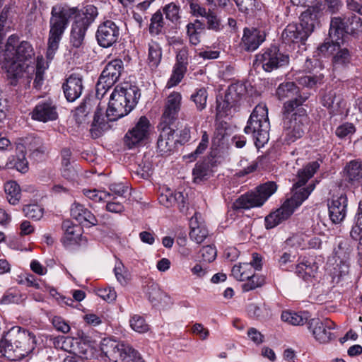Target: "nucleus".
I'll list each match as a JSON object with an SVG mask.
<instances>
[{
    "mask_svg": "<svg viewBox=\"0 0 362 362\" xmlns=\"http://www.w3.org/2000/svg\"><path fill=\"white\" fill-rule=\"evenodd\" d=\"M200 214H195L190 219V239L197 244L202 243L208 235V230L202 223L198 222Z\"/></svg>",
    "mask_w": 362,
    "mask_h": 362,
    "instance_id": "obj_28",
    "label": "nucleus"
},
{
    "mask_svg": "<svg viewBox=\"0 0 362 362\" xmlns=\"http://www.w3.org/2000/svg\"><path fill=\"white\" fill-rule=\"evenodd\" d=\"M122 62L114 59L110 62L103 71L96 84V96L103 97L107 90L118 80L122 69Z\"/></svg>",
    "mask_w": 362,
    "mask_h": 362,
    "instance_id": "obj_13",
    "label": "nucleus"
},
{
    "mask_svg": "<svg viewBox=\"0 0 362 362\" xmlns=\"http://www.w3.org/2000/svg\"><path fill=\"white\" fill-rule=\"evenodd\" d=\"M362 30V21L356 15L349 18L334 17L331 20L329 36L334 40L344 39V34H355Z\"/></svg>",
    "mask_w": 362,
    "mask_h": 362,
    "instance_id": "obj_9",
    "label": "nucleus"
},
{
    "mask_svg": "<svg viewBox=\"0 0 362 362\" xmlns=\"http://www.w3.org/2000/svg\"><path fill=\"white\" fill-rule=\"evenodd\" d=\"M162 59V49L160 45L151 41L148 44V57L147 62L151 69H156L160 63Z\"/></svg>",
    "mask_w": 362,
    "mask_h": 362,
    "instance_id": "obj_32",
    "label": "nucleus"
},
{
    "mask_svg": "<svg viewBox=\"0 0 362 362\" xmlns=\"http://www.w3.org/2000/svg\"><path fill=\"white\" fill-rule=\"evenodd\" d=\"M18 348L15 346L14 342L11 339V337H8V332L4 336V337L0 341V358L2 357L7 358L11 361H19L21 360V357H10L11 354L17 356Z\"/></svg>",
    "mask_w": 362,
    "mask_h": 362,
    "instance_id": "obj_31",
    "label": "nucleus"
},
{
    "mask_svg": "<svg viewBox=\"0 0 362 362\" xmlns=\"http://www.w3.org/2000/svg\"><path fill=\"white\" fill-rule=\"evenodd\" d=\"M23 211L25 216L33 220H40L44 214V209L38 204H28L24 206Z\"/></svg>",
    "mask_w": 362,
    "mask_h": 362,
    "instance_id": "obj_48",
    "label": "nucleus"
},
{
    "mask_svg": "<svg viewBox=\"0 0 362 362\" xmlns=\"http://www.w3.org/2000/svg\"><path fill=\"white\" fill-rule=\"evenodd\" d=\"M114 272L117 281L122 286H126L130 281V274L121 262L116 264Z\"/></svg>",
    "mask_w": 362,
    "mask_h": 362,
    "instance_id": "obj_49",
    "label": "nucleus"
},
{
    "mask_svg": "<svg viewBox=\"0 0 362 362\" xmlns=\"http://www.w3.org/2000/svg\"><path fill=\"white\" fill-rule=\"evenodd\" d=\"M322 81L321 76H311V75H305L298 78V83L308 88H313L317 83H320Z\"/></svg>",
    "mask_w": 362,
    "mask_h": 362,
    "instance_id": "obj_54",
    "label": "nucleus"
},
{
    "mask_svg": "<svg viewBox=\"0 0 362 362\" xmlns=\"http://www.w3.org/2000/svg\"><path fill=\"white\" fill-rule=\"evenodd\" d=\"M346 180L351 183H358L362 180V163L358 160H351L344 169Z\"/></svg>",
    "mask_w": 362,
    "mask_h": 362,
    "instance_id": "obj_30",
    "label": "nucleus"
},
{
    "mask_svg": "<svg viewBox=\"0 0 362 362\" xmlns=\"http://www.w3.org/2000/svg\"><path fill=\"white\" fill-rule=\"evenodd\" d=\"M288 56L280 52L276 47H272L256 56L257 65L261 66L267 72L288 64Z\"/></svg>",
    "mask_w": 362,
    "mask_h": 362,
    "instance_id": "obj_15",
    "label": "nucleus"
},
{
    "mask_svg": "<svg viewBox=\"0 0 362 362\" xmlns=\"http://www.w3.org/2000/svg\"><path fill=\"white\" fill-rule=\"evenodd\" d=\"M313 272V269L312 267L305 263H300L296 267V273L297 274L302 277L305 281H309L312 277V274Z\"/></svg>",
    "mask_w": 362,
    "mask_h": 362,
    "instance_id": "obj_58",
    "label": "nucleus"
},
{
    "mask_svg": "<svg viewBox=\"0 0 362 362\" xmlns=\"http://www.w3.org/2000/svg\"><path fill=\"white\" fill-rule=\"evenodd\" d=\"M281 320L293 326L303 325L307 322L308 315V313H296L291 310H285L281 313Z\"/></svg>",
    "mask_w": 362,
    "mask_h": 362,
    "instance_id": "obj_33",
    "label": "nucleus"
},
{
    "mask_svg": "<svg viewBox=\"0 0 362 362\" xmlns=\"http://www.w3.org/2000/svg\"><path fill=\"white\" fill-rule=\"evenodd\" d=\"M180 8L174 3H170L163 8V11L167 19L175 22L180 18Z\"/></svg>",
    "mask_w": 362,
    "mask_h": 362,
    "instance_id": "obj_53",
    "label": "nucleus"
},
{
    "mask_svg": "<svg viewBox=\"0 0 362 362\" xmlns=\"http://www.w3.org/2000/svg\"><path fill=\"white\" fill-rule=\"evenodd\" d=\"M163 14L160 11H156L151 17L149 31L152 35H158L163 26Z\"/></svg>",
    "mask_w": 362,
    "mask_h": 362,
    "instance_id": "obj_51",
    "label": "nucleus"
},
{
    "mask_svg": "<svg viewBox=\"0 0 362 362\" xmlns=\"http://www.w3.org/2000/svg\"><path fill=\"white\" fill-rule=\"evenodd\" d=\"M52 324L57 330L62 333L66 334L70 331L69 325L60 317H54L52 320Z\"/></svg>",
    "mask_w": 362,
    "mask_h": 362,
    "instance_id": "obj_63",
    "label": "nucleus"
},
{
    "mask_svg": "<svg viewBox=\"0 0 362 362\" xmlns=\"http://www.w3.org/2000/svg\"><path fill=\"white\" fill-rule=\"evenodd\" d=\"M350 248L347 240L340 239L338 240L337 246L334 250V257L337 258L340 262H345L349 255Z\"/></svg>",
    "mask_w": 362,
    "mask_h": 362,
    "instance_id": "obj_44",
    "label": "nucleus"
},
{
    "mask_svg": "<svg viewBox=\"0 0 362 362\" xmlns=\"http://www.w3.org/2000/svg\"><path fill=\"white\" fill-rule=\"evenodd\" d=\"M193 180L196 183H199L207 180L211 175V170L206 163H197L192 171Z\"/></svg>",
    "mask_w": 362,
    "mask_h": 362,
    "instance_id": "obj_39",
    "label": "nucleus"
},
{
    "mask_svg": "<svg viewBox=\"0 0 362 362\" xmlns=\"http://www.w3.org/2000/svg\"><path fill=\"white\" fill-rule=\"evenodd\" d=\"M83 194L90 200L95 202H105L107 198H110L112 195L110 192L106 191H100L96 189H84L83 190Z\"/></svg>",
    "mask_w": 362,
    "mask_h": 362,
    "instance_id": "obj_46",
    "label": "nucleus"
},
{
    "mask_svg": "<svg viewBox=\"0 0 362 362\" xmlns=\"http://www.w3.org/2000/svg\"><path fill=\"white\" fill-rule=\"evenodd\" d=\"M246 283L243 284L242 286V288L245 292L250 291L251 290H254L258 287L263 286L265 284L264 277L259 275H255V272H253V275L252 277H250Z\"/></svg>",
    "mask_w": 362,
    "mask_h": 362,
    "instance_id": "obj_50",
    "label": "nucleus"
},
{
    "mask_svg": "<svg viewBox=\"0 0 362 362\" xmlns=\"http://www.w3.org/2000/svg\"><path fill=\"white\" fill-rule=\"evenodd\" d=\"M308 327L310 332L317 342L321 344H327L337 338L332 330L336 329L335 323L331 320L326 318H312L308 322Z\"/></svg>",
    "mask_w": 362,
    "mask_h": 362,
    "instance_id": "obj_12",
    "label": "nucleus"
},
{
    "mask_svg": "<svg viewBox=\"0 0 362 362\" xmlns=\"http://www.w3.org/2000/svg\"><path fill=\"white\" fill-rule=\"evenodd\" d=\"M186 70L187 66L185 65L175 64L172 75L166 84V87L170 88L176 86L183 78Z\"/></svg>",
    "mask_w": 362,
    "mask_h": 362,
    "instance_id": "obj_40",
    "label": "nucleus"
},
{
    "mask_svg": "<svg viewBox=\"0 0 362 362\" xmlns=\"http://www.w3.org/2000/svg\"><path fill=\"white\" fill-rule=\"evenodd\" d=\"M7 168H15L18 171L25 173L28 169V162L23 153H21L12 158L9 163L6 165Z\"/></svg>",
    "mask_w": 362,
    "mask_h": 362,
    "instance_id": "obj_47",
    "label": "nucleus"
},
{
    "mask_svg": "<svg viewBox=\"0 0 362 362\" xmlns=\"http://www.w3.org/2000/svg\"><path fill=\"white\" fill-rule=\"evenodd\" d=\"M245 94V87L241 83L230 85L225 95L222 103L218 102L216 110L218 117H223L228 115V110L236 105L241 98Z\"/></svg>",
    "mask_w": 362,
    "mask_h": 362,
    "instance_id": "obj_16",
    "label": "nucleus"
},
{
    "mask_svg": "<svg viewBox=\"0 0 362 362\" xmlns=\"http://www.w3.org/2000/svg\"><path fill=\"white\" fill-rule=\"evenodd\" d=\"M329 216L332 223H341L346 216L347 197L345 194L333 195L328 200Z\"/></svg>",
    "mask_w": 362,
    "mask_h": 362,
    "instance_id": "obj_19",
    "label": "nucleus"
},
{
    "mask_svg": "<svg viewBox=\"0 0 362 362\" xmlns=\"http://www.w3.org/2000/svg\"><path fill=\"white\" fill-rule=\"evenodd\" d=\"M269 129L267 107L264 104H259L250 115L244 132L252 135L256 146L259 148L268 142Z\"/></svg>",
    "mask_w": 362,
    "mask_h": 362,
    "instance_id": "obj_6",
    "label": "nucleus"
},
{
    "mask_svg": "<svg viewBox=\"0 0 362 362\" xmlns=\"http://www.w3.org/2000/svg\"><path fill=\"white\" fill-rule=\"evenodd\" d=\"M71 216L81 224H97V219L95 216L83 205L74 203L71 209Z\"/></svg>",
    "mask_w": 362,
    "mask_h": 362,
    "instance_id": "obj_27",
    "label": "nucleus"
},
{
    "mask_svg": "<svg viewBox=\"0 0 362 362\" xmlns=\"http://www.w3.org/2000/svg\"><path fill=\"white\" fill-rule=\"evenodd\" d=\"M344 39L334 40L333 37L327 39L317 48L319 54L322 56L332 55V62L334 66H342L350 62L351 56L346 48H341Z\"/></svg>",
    "mask_w": 362,
    "mask_h": 362,
    "instance_id": "obj_11",
    "label": "nucleus"
},
{
    "mask_svg": "<svg viewBox=\"0 0 362 362\" xmlns=\"http://www.w3.org/2000/svg\"><path fill=\"white\" fill-rule=\"evenodd\" d=\"M204 18L206 19L207 28L209 29L218 31L222 28L221 21L214 11L208 10V14Z\"/></svg>",
    "mask_w": 362,
    "mask_h": 362,
    "instance_id": "obj_52",
    "label": "nucleus"
},
{
    "mask_svg": "<svg viewBox=\"0 0 362 362\" xmlns=\"http://www.w3.org/2000/svg\"><path fill=\"white\" fill-rule=\"evenodd\" d=\"M35 52L29 42L19 41L16 35H11L3 50L1 66L10 78L16 79L28 68V62Z\"/></svg>",
    "mask_w": 362,
    "mask_h": 362,
    "instance_id": "obj_2",
    "label": "nucleus"
},
{
    "mask_svg": "<svg viewBox=\"0 0 362 362\" xmlns=\"http://www.w3.org/2000/svg\"><path fill=\"white\" fill-rule=\"evenodd\" d=\"M319 168V163L313 161L298 172V180L293 186L291 197L287 199L279 209L266 216L265 226L267 229L273 228L288 218L295 209L309 197L315 189V185H310L307 188H302V186L314 175Z\"/></svg>",
    "mask_w": 362,
    "mask_h": 362,
    "instance_id": "obj_1",
    "label": "nucleus"
},
{
    "mask_svg": "<svg viewBox=\"0 0 362 362\" xmlns=\"http://www.w3.org/2000/svg\"><path fill=\"white\" fill-rule=\"evenodd\" d=\"M140 97L139 89L128 82L117 86L110 95L106 116L115 121L127 115L136 105Z\"/></svg>",
    "mask_w": 362,
    "mask_h": 362,
    "instance_id": "obj_3",
    "label": "nucleus"
},
{
    "mask_svg": "<svg viewBox=\"0 0 362 362\" xmlns=\"http://www.w3.org/2000/svg\"><path fill=\"white\" fill-rule=\"evenodd\" d=\"M98 295L107 302H113L117 298L116 291L110 287L98 289Z\"/></svg>",
    "mask_w": 362,
    "mask_h": 362,
    "instance_id": "obj_61",
    "label": "nucleus"
},
{
    "mask_svg": "<svg viewBox=\"0 0 362 362\" xmlns=\"http://www.w3.org/2000/svg\"><path fill=\"white\" fill-rule=\"evenodd\" d=\"M276 95L279 100L288 99L284 104V107L288 103H291L293 110L297 109L306 100L299 93L298 88L293 82H287L279 85L276 90ZM284 107H283V112Z\"/></svg>",
    "mask_w": 362,
    "mask_h": 362,
    "instance_id": "obj_17",
    "label": "nucleus"
},
{
    "mask_svg": "<svg viewBox=\"0 0 362 362\" xmlns=\"http://www.w3.org/2000/svg\"><path fill=\"white\" fill-rule=\"evenodd\" d=\"M276 185L273 182L264 183L256 190L240 196L234 203L236 209H249L259 207L276 191Z\"/></svg>",
    "mask_w": 362,
    "mask_h": 362,
    "instance_id": "obj_8",
    "label": "nucleus"
},
{
    "mask_svg": "<svg viewBox=\"0 0 362 362\" xmlns=\"http://www.w3.org/2000/svg\"><path fill=\"white\" fill-rule=\"evenodd\" d=\"M201 254L204 261L211 262L216 259L217 251L214 246L206 245L201 250Z\"/></svg>",
    "mask_w": 362,
    "mask_h": 362,
    "instance_id": "obj_56",
    "label": "nucleus"
},
{
    "mask_svg": "<svg viewBox=\"0 0 362 362\" xmlns=\"http://www.w3.org/2000/svg\"><path fill=\"white\" fill-rule=\"evenodd\" d=\"M204 29V23L199 20L187 24V33L192 45H197L200 42V34Z\"/></svg>",
    "mask_w": 362,
    "mask_h": 362,
    "instance_id": "obj_36",
    "label": "nucleus"
},
{
    "mask_svg": "<svg viewBox=\"0 0 362 362\" xmlns=\"http://www.w3.org/2000/svg\"><path fill=\"white\" fill-rule=\"evenodd\" d=\"M97 16V8L92 4L86 5L80 11L76 21H81L85 26L88 28Z\"/></svg>",
    "mask_w": 362,
    "mask_h": 362,
    "instance_id": "obj_37",
    "label": "nucleus"
},
{
    "mask_svg": "<svg viewBox=\"0 0 362 362\" xmlns=\"http://www.w3.org/2000/svg\"><path fill=\"white\" fill-rule=\"evenodd\" d=\"M131 328L140 334H144L149 330V325L146 323L144 317L139 315H134L129 319Z\"/></svg>",
    "mask_w": 362,
    "mask_h": 362,
    "instance_id": "obj_43",
    "label": "nucleus"
},
{
    "mask_svg": "<svg viewBox=\"0 0 362 362\" xmlns=\"http://www.w3.org/2000/svg\"><path fill=\"white\" fill-rule=\"evenodd\" d=\"M291 103L284 107V134L288 144L293 143L301 138L308 129V118L303 108L293 110Z\"/></svg>",
    "mask_w": 362,
    "mask_h": 362,
    "instance_id": "obj_5",
    "label": "nucleus"
},
{
    "mask_svg": "<svg viewBox=\"0 0 362 362\" xmlns=\"http://www.w3.org/2000/svg\"><path fill=\"white\" fill-rule=\"evenodd\" d=\"M305 237L303 235H295L286 240V244L291 247L305 249L306 247Z\"/></svg>",
    "mask_w": 362,
    "mask_h": 362,
    "instance_id": "obj_59",
    "label": "nucleus"
},
{
    "mask_svg": "<svg viewBox=\"0 0 362 362\" xmlns=\"http://www.w3.org/2000/svg\"><path fill=\"white\" fill-rule=\"evenodd\" d=\"M232 275L238 281H246L253 275L254 269L252 264L239 263L232 268Z\"/></svg>",
    "mask_w": 362,
    "mask_h": 362,
    "instance_id": "obj_35",
    "label": "nucleus"
},
{
    "mask_svg": "<svg viewBox=\"0 0 362 362\" xmlns=\"http://www.w3.org/2000/svg\"><path fill=\"white\" fill-rule=\"evenodd\" d=\"M87 29L88 27L85 26L81 21H75L71 33V42L74 47H79L81 46Z\"/></svg>",
    "mask_w": 362,
    "mask_h": 362,
    "instance_id": "obj_34",
    "label": "nucleus"
},
{
    "mask_svg": "<svg viewBox=\"0 0 362 362\" xmlns=\"http://www.w3.org/2000/svg\"><path fill=\"white\" fill-rule=\"evenodd\" d=\"M320 10V8L318 6H309L300 16V23L299 25L309 35H310L315 28L319 25V18L321 15Z\"/></svg>",
    "mask_w": 362,
    "mask_h": 362,
    "instance_id": "obj_22",
    "label": "nucleus"
},
{
    "mask_svg": "<svg viewBox=\"0 0 362 362\" xmlns=\"http://www.w3.org/2000/svg\"><path fill=\"white\" fill-rule=\"evenodd\" d=\"M6 198L10 204L16 205L21 199V188L16 181H8L4 185Z\"/></svg>",
    "mask_w": 362,
    "mask_h": 362,
    "instance_id": "obj_38",
    "label": "nucleus"
},
{
    "mask_svg": "<svg viewBox=\"0 0 362 362\" xmlns=\"http://www.w3.org/2000/svg\"><path fill=\"white\" fill-rule=\"evenodd\" d=\"M77 11L76 8L65 4H57L52 8L47 50L49 60L53 59L70 19Z\"/></svg>",
    "mask_w": 362,
    "mask_h": 362,
    "instance_id": "obj_4",
    "label": "nucleus"
},
{
    "mask_svg": "<svg viewBox=\"0 0 362 362\" xmlns=\"http://www.w3.org/2000/svg\"><path fill=\"white\" fill-rule=\"evenodd\" d=\"M81 172L80 166L77 164H71L69 167H62V174L66 179L73 180Z\"/></svg>",
    "mask_w": 362,
    "mask_h": 362,
    "instance_id": "obj_60",
    "label": "nucleus"
},
{
    "mask_svg": "<svg viewBox=\"0 0 362 362\" xmlns=\"http://www.w3.org/2000/svg\"><path fill=\"white\" fill-rule=\"evenodd\" d=\"M82 78L76 74L71 75L63 84V90L66 100L73 102L78 98L83 91Z\"/></svg>",
    "mask_w": 362,
    "mask_h": 362,
    "instance_id": "obj_24",
    "label": "nucleus"
},
{
    "mask_svg": "<svg viewBox=\"0 0 362 362\" xmlns=\"http://www.w3.org/2000/svg\"><path fill=\"white\" fill-rule=\"evenodd\" d=\"M8 337H11L17 349V356L24 357L28 356L35 349L36 346L35 336L30 332L23 329L20 327H13L8 331ZM11 354L10 357H16Z\"/></svg>",
    "mask_w": 362,
    "mask_h": 362,
    "instance_id": "obj_10",
    "label": "nucleus"
},
{
    "mask_svg": "<svg viewBox=\"0 0 362 362\" xmlns=\"http://www.w3.org/2000/svg\"><path fill=\"white\" fill-rule=\"evenodd\" d=\"M119 27L112 21H106L99 25L96 37L98 44L103 47H110L118 40Z\"/></svg>",
    "mask_w": 362,
    "mask_h": 362,
    "instance_id": "obj_18",
    "label": "nucleus"
},
{
    "mask_svg": "<svg viewBox=\"0 0 362 362\" xmlns=\"http://www.w3.org/2000/svg\"><path fill=\"white\" fill-rule=\"evenodd\" d=\"M58 117L57 106L51 100L40 102L31 112V118L42 122L56 120Z\"/></svg>",
    "mask_w": 362,
    "mask_h": 362,
    "instance_id": "obj_21",
    "label": "nucleus"
},
{
    "mask_svg": "<svg viewBox=\"0 0 362 362\" xmlns=\"http://www.w3.org/2000/svg\"><path fill=\"white\" fill-rule=\"evenodd\" d=\"M190 13L195 17H205L208 11L196 1L189 2Z\"/></svg>",
    "mask_w": 362,
    "mask_h": 362,
    "instance_id": "obj_57",
    "label": "nucleus"
},
{
    "mask_svg": "<svg viewBox=\"0 0 362 362\" xmlns=\"http://www.w3.org/2000/svg\"><path fill=\"white\" fill-rule=\"evenodd\" d=\"M167 297L165 293L156 287H152L148 292V299L154 304L159 303L163 298Z\"/></svg>",
    "mask_w": 362,
    "mask_h": 362,
    "instance_id": "obj_62",
    "label": "nucleus"
},
{
    "mask_svg": "<svg viewBox=\"0 0 362 362\" xmlns=\"http://www.w3.org/2000/svg\"><path fill=\"white\" fill-rule=\"evenodd\" d=\"M62 229L64 230L62 243L64 245H69L76 242L81 235L82 229L81 226L74 224L69 220L63 221Z\"/></svg>",
    "mask_w": 362,
    "mask_h": 362,
    "instance_id": "obj_29",
    "label": "nucleus"
},
{
    "mask_svg": "<svg viewBox=\"0 0 362 362\" xmlns=\"http://www.w3.org/2000/svg\"><path fill=\"white\" fill-rule=\"evenodd\" d=\"M48 65L45 62L43 57H37L35 68V77L33 83L35 88H40L41 87L44 80V73Z\"/></svg>",
    "mask_w": 362,
    "mask_h": 362,
    "instance_id": "obj_41",
    "label": "nucleus"
},
{
    "mask_svg": "<svg viewBox=\"0 0 362 362\" xmlns=\"http://www.w3.org/2000/svg\"><path fill=\"white\" fill-rule=\"evenodd\" d=\"M354 132L355 127L352 124L345 123L337 128L335 134L339 138L343 139L353 134Z\"/></svg>",
    "mask_w": 362,
    "mask_h": 362,
    "instance_id": "obj_55",
    "label": "nucleus"
},
{
    "mask_svg": "<svg viewBox=\"0 0 362 362\" xmlns=\"http://www.w3.org/2000/svg\"><path fill=\"white\" fill-rule=\"evenodd\" d=\"M192 332L202 340L206 339L209 334V329L200 323L194 324L192 327Z\"/></svg>",
    "mask_w": 362,
    "mask_h": 362,
    "instance_id": "obj_64",
    "label": "nucleus"
},
{
    "mask_svg": "<svg viewBox=\"0 0 362 362\" xmlns=\"http://www.w3.org/2000/svg\"><path fill=\"white\" fill-rule=\"evenodd\" d=\"M182 103V95L180 92L173 91L167 96L162 115L165 123L170 124L177 118Z\"/></svg>",
    "mask_w": 362,
    "mask_h": 362,
    "instance_id": "obj_20",
    "label": "nucleus"
},
{
    "mask_svg": "<svg viewBox=\"0 0 362 362\" xmlns=\"http://www.w3.org/2000/svg\"><path fill=\"white\" fill-rule=\"evenodd\" d=\"M207 91L205 88L197 89L190 96V100L193 101L198 111H202L206 108L207 100Z\"/></svg>",
    "mask_w": 362,
    "mask_h": 362,
    "instance_id": "obj_42",
    "label": "nucleus"
},
{
    "mask_svg": "<svg viewBox=\"0 0 362 362\" xmlns=\"http://www.w3.org/2000/svg\"><path fill=\"white\" fill-rule=\"evenodd\" d=\"M151 129L148 119L141 117L135 125L126 133L124 141L129 148H132L141 144L148 139Z\"/></svg>",
    "mask_w": 362,
    "mask_h": 362,
    "instance_id": "obj_14",
    "label": "nucleus"
},
{
    "mask_svg": "<svg viewBox=\"0 0 362 362\" xmlns=\"http://www.w3.org/2000/svg\"><path fill=\"white\" fill-rule=\"evenodd\" d=\"M175 141L174 131L169 127H163L157 142L158 151L162 155L169 154L175 148Z\"/></svg>",
    "mask_w": 362,
    "mask_h": 362,
    "instance_id": "obj_26",
    "label": "nucleus"
},
{
    "mask_svg": "<svg viewBox=\"0 0 362 362\" xmlns=\"http://www.w3.org/2000/svg\"><path fill=\"white\" fill-rule=\"evenodd\" d=\"M310 35L298 24H289L282 33V38L285 43H304Z\"/></svg>",
    "mask_w": 362,
    "mask_h": 362,
    "instance_id": "obj_25",
    "label": "nucleus"
},
{
    "mask_svg": "<svg viewBox=\"0 0 362 362\" xmlns=\"http://www.w3.org/2000/svg\"><path fill=\"white\" fill-rule=\"evenodd\" d=\"M176 197H181L180 192H173L170 189H167L160 195L158 201L160 204L170 208L176 205Z\"/></svg>",
    "mask_w": 362,
    "mask_h": 362,
    "instance_id": "obj_45",
    "label": "nucleus"
},
{
    "mask_svg": "<svg viewBox=\"0 0 362 362\" xmlns=\"http://www.w3.org/2000/svg\"><path fill=\"white\" fill-rule=\"evenodd\" d=\"M264 34L256 28H245L242 38L243 47L249 52L255 51L264 41Z\"/></svg>",
    "mask_w": 362,
    "mask_h": 362,
    "instance_id": "obj_23",
    "label": "nucleus"
},
{
    "mask_svg": "<svg viewBox=\"0 0 362 362\" xmlns=\"http://www.w3.org/2000/svg\"><path fill=\"white\" fill-rule=\"evenodd\" d=\"M100 349L112 362H144L137 351L124 342L104 339Z\"/></svg>",
    "mask_w": 362,
    "mask_h": 362,
    "instance_id": "obj_7",
    "label": "nucleus"
}]
</instances>
